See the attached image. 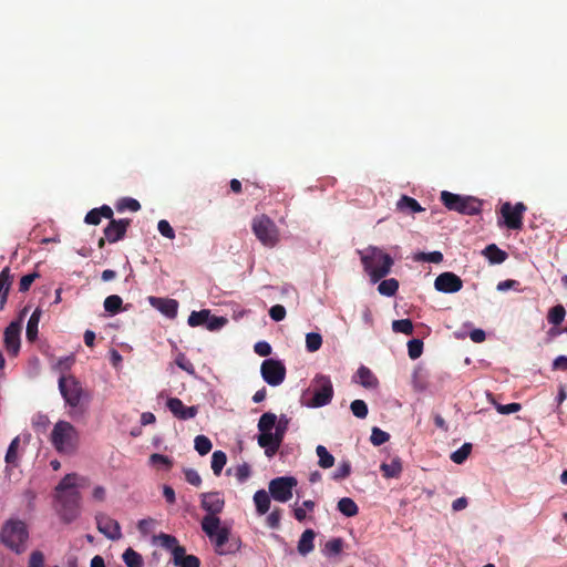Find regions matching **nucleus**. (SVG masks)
I'll return each mask as SVG.
<instances>
[{
    "instance_id": "3",
    "label": "nucleus",
    "mask_w": 567,
    "mask_h": 567,
    "mask_svg": "<svg viewBox=\"0 0 567 567\" xmlns=\"http://www.w3.org/2000/svg\"><path fill=\"white\" fill-rule=\"evenodd\" d=\"M29 529L27 524L19 518L6 520L0 528V542L16 554H22L27 549Z\"/></svg>"
},
{
    "instance_id": "45",
    "label": "nucleus",
    "mask_w": 567,
    "mask_h": 567,
    "mask_svg": "<svg viewBox=\"0 0 567 567\" xmlns=\"http://www.w3.org/2000/svg\"><path fill=\"white\" fill-rule=\"evenodd\" d=\"M392 329L394 332L404 333L410 336L413 333V323L410 319H400L392 322Z\"/></svg>"
},
{
    "instance_id": "30",
    "label": "nucleus",
    "mask_w": 567,
    "mask_h": 567,
    "mask_svg": "<svg viewBox=\"0 0 567 567\" xmlns=\"http://www.w3.org/2000/svg\"><path fill=\"white\" fill-rule=\"evenodd\" d=\"M343 547L344 542L342 538H332L324 544L322 553L327 557H333L339 555L342 551Z\"/></svg>"
},
{
    "instance_id": "31",
    "label": "nucleus",
    "mask_w": 567,
    "mask_h": 567,
    "mask_svg": "<svg viewBox=\"0 0 567 567\" xmlns=\"http://www.w3.org/2000/svg\"><path fill=\"white\" fill-rule=\"evenodd\" d=\"M122 558L127 567H143L144 561L140 553L128 547L122 555Z\"/></svg>"
},
{
    "instance_id": "51",
    "label": "nucleus",
    "mask_w": 567,
    "mask_h": 567,
    "mask_svg": "<svg viewBox=\"0 0 567 567\" xmlns=\"http://www.w3.org/2000/svg\"><path fill=\"white\" fill-rule=\"evenodd\" d=\"M351 474V463L349 461H342L338 468L333 472L332 478L334 481H341L347 478Z\"/></svg>"
},
{
    "instance_id": "17",
    "label": "nucleus",
    "mask_w": 567,
    "mask_h": 567,
    "mask_svg": "<svg viewBox=\"0 0 567 567\" xmlns=\"http://www.w3.org/2000/svg\"><path fill=\"white\" fill-rule=\"evenodd\" d=\"M21 322L13 321L4 330L3 341L9 354L17 355L20 351Z\"/></svg>"
},
{
    "instance_id": "1",
    "label": "nucleus",
    "mask_w": 567,
    "mask_h": 567,
    "mask_svg": "<svg viewBox=\"0 0 567 567\" xmlns=\"http://www.w3.org/2000/svg\"><path fill=\"white\" fill-rule=\"evenodd\" d=\"M363 270L370 277L372 284H377L385 278L394 264L393 258L377 246H368L363 250L358 251Z\"/></svg>"
},
{
    "instance_id": "46",
    "label": "nucleus",
    "mask_w": 567,
    "mask_h": 567,
    "mask_svg": "<svg viewBox=\"0 0 567 567\" xmlns=\"http://www.w3.org/2000/svg\"><path fill=\"white\" fill-rule=\"evenodd\" d=\"M50 425V419L47 414L38 412L32 417V426L35 431L45 432Z\"/></svg>"
},
{
    "instance_id": "6",
    "label": "nucleus",
    "mask_w": 567,
    "mask_h": 567,
    "mask_svg": "<svg viewBox=\"0 0 567 567\" xmlns=\"http://www.w3.org/2000/svg\"><path fill=\"white\" fill-rule=\"evenodd\" d=\"M441 202L449 210L468 216L480 214L483 205V202L474 196L458 195L447 190L441 192Z\"/></svg>"
},
{
    "instance_id": "62",
    "label": "nucleus",
    "mask_w": 567,
    "mask_h": 567,
    "mask_svg": "<svg viewBox=\"0 0 567 567\" xmlns=\"http://www.w3.org/2000/svg\"><path fill=\"white\" fill-rule=\"evenodd\" d=\"M29 567H44V555L40 550L31 553L29 558Z\"/></svg>"
},
{
    "instance_id": "50",
    "label": "nucleus",
    "mask_w": 567,
    "mask_h": 567,
    "mask_svg": "<svg viewBox=\"0 0 567 567\" xmlns=\"http://www.w3.org/2000/svg\"><path fill=\"white\" fill-rule=\"evenodd\" d=\"M315 506H316V504H315L313 501H310V499L305 501L302 503V506L295 508V511H293L295 518L298 522H303L306 519V517H307L306 511L312 512Z\"/></svg>"
},
{
    "instance_id": "22",
    "label": "nucleus",
    "mask_w": 567,
    "mask_h": 567,
    "mask_svg": "<svg viewBox=\"0 0 567 567\" xmlns=\"http://www.w3.org/2000/svg\"><path fill=\"white\" fill-rule=\"evenodd\" d=\"M315 538H316L315 530L306 529L299 538L298 546H297L298 553L302 556H306L309 553H311L315 548V544H313Z\"/></svg>"
},
{
    "instance_id": "61",
    "label": "nucleus",
    "mask_w": 567,
    "mask_h": 567,
    "mask_svg": "<svg viewBox=\"0 0 567 567\" xmlns=\"http://www.w3.org/2000/svg\"><path fill=\"white\" fill-rule=\"evenodd\" d=\"M519 286H520L519 281L514 280V279H507V280H504V281H499L497 284L496 288H497L498 291H507L509 289H515L517 291H522Z\"/></svg>"
},
{
    "instance_id": "13",
    "label": "nucleus",
    "mask_w": 567,
    "mask_h": 567,
    "mask_svg": "<svg viewBox=\"0 0 567 567\" xmlns=\"http://www.w3.org/2000/svg\"><path fill=\"white\" fill-rule=\"evenodd\" d=\"M261 377L271 386L281 384L286 378L285 364L275 359H267L261 363Z\"/></svg>"
},
{
    "instance_id": "49",
    "label": "nucleus",
    "mask_w": 567,
    "mask_h": 567,
    "mask_svg": "<svg viewBox=\"0 0 567 567\" xmlns=\"http://www.w3.org/2000/svg\"><path fill=\"white\" fill-rule=\"evenodd\" d=\"M423 351V341L420 339H412L408 342V353L413 360L421 357Z\"/></svg>"
},
{
    "instance_id": "11",
    "label": "nucleus",
    "mask_w": 567,
    "mask_h": 567,
    "mask_svg": "<svg viewBox=\"0 0 567 567\" xmlns=\"http://www.w3.org/2000/svg\"><path fill=\"white\" fill-rule=\"evenodd\" d=\"M297 483L293 476L276 477L269 483V493L275 501L286 503L292 497V489Z\"/></svg>"
},
{
    "instance_id": "26",
    "label": "nucleus",
    "mask_w": 567,
    "mask_h": 567,
    "mask_svg": "<svg viewBox=\"0 0 567 567\" xmlns=\"http://www.w3.org/2000/svg\"><path fill=\"white\" fill-rule=\"evenodd\" d=\"M254 502L259 515L266 514L270 508V496L265 489H259L255 493Z\"/></svg>"
},
{
    "instance_id": "40",
    "label": "nucleus",
    "mask_w": 567,
    "mask_h": 567,
    "mask_svg": "<svg viewBox=\"0 0 567 567\" xmlns=\"http://www.w3.org/2000/svg\"><path fill=\"white\" fill-rule=\"evenodd\" d=\"M194 447L199 455L208 454L213 447L210 440L205 435H197L194 440Z\"/></svg>"
},
{
    "instance_id": "44",
    "label": "nucleus",
    "mask_w": 567,
    "mask_h": 567,
    "mask_svg": "<svg viewBox=\"0 0 567 567\" xmlns=\"http://www.w3.org/2000/svg\"><path fill=\"white\" fill-rule=\"evenodd\" d=\"M322 346V337L317 332H309L306 336V348L309 352L318 351Z\"/></svg>"
},
{
    "instance_id": "18",
    "label": "nucleus",
    "mask_w": 567,
    "mask_h": 567,
    "mask_svg": "<svg viewBox=\"0 0 567 567\" xmlns=\"http://www.w3.org/2000/svg\"><path fill=\"white\" fill-rule=\"evenodd\" d=\"M131 224V219H112L104 228V235L110 244L117 243L123 239L126 235L127 228Z\"/></svg>"
},
{
    "instance_id": "53",
    "label": "nucleus",
    "mask_w": 567,
    "mask_h": 567,
    "mask_svg": "<svg viewBox=\"0 0 567 567\" xmlns=\"http://www.w3.org/2000/svg\"><path fill=\"white\" fill-rule=\"evenodd\" d=\"M158 539L161 540V545L165 547L166 549L172 550V554L174 555V549L177 547H182L178 545V542L176 537L168 535V534H159Z\"/></svg>"
},
{
    "instance_id": "34",
    "label": "nucleus",
    "mask_w": 567,
    "mask_h": 567,
    "mask_svg": "<svg viewBox=\"0 0 567 567\" xmlns=\"http://www.w3.org/2000/svg\"><path fill=\"white\" fill-rule=\"evenodd\" d=\"M380 468L384 477H398L402 472V464L399 458H394L390 463H382Z\"/></svg>"
},
{
    "instance_id": "5",
    "label": "nucleus",
    "mask_w": 567,
    "mask_h": 567,
    "mask_svg": "<svg viewBox=\"0 0 567 567\" xmlns=\"http://www.w3.org/2000/svg\"><path fill=\"white\" fill-rule=\"evenodd\" d=\"M277 422V415L271 412L264 413L258 421V430L260 432L258 436V444L265 449V453L268 457L274 456L279 450L282 440L276 432H272Z\"/></svg>"
},
{
    "instance_id": "58",
    "label": "nucleus",
    "mask_w": 567,
    "mask_h": 567,
    "mask_svg": "<svg viewBox=\"0 0 567 567\" xmlns=\"http://www.w3.org/2000/svg\"><path fill=\"white\" fill-rule=\"evenodd\" d=\"M289 420L286 415H281L279 419L277 417V422L275 425V432L279 435V437L284 441L285 433L288 429Z\"/></svg>"
},
{
    "instance_id": "21",
    "label": "nucleus",
    "mask_w": 567,
    "mask_h": 567,
    "mask_svg": "<svg viewBox=\"0 0 567 567\" xmlns=\"http://www.w3.org/2000/svg\"><path fill=\"white\" fill-rule=\"evenodd\" d=\"M173 563L177 567H199L200 560L195 555H186L184 547L174 549Z\"/></svg>"
},
{
    "instance_id": "19",
    "label": "nucleus",
    "mask_w": 567,
    "mask_h": 567,
    "mask_svg": "<svg viewBox=\"0 0 567 567\" xmlns=\"http://www.w3.org/2000/svg\"><path fill=\"white\" fill-rule=\"evenodd\" d=\"M167 409L179 420H189L197 415L198 408L195 405L186 406L178 398H169L166 402Z\"/></svg>"
},
{
    "instance_id": "27",
    "label": "nucleus",
    "mask_w": 567,
    "mask_h": 567,
    "mask_svg": "<svg viewBox=\"0 0 567 567\" xmlns=\"http://www.w3.org/2000/svg\"><path fill=\"white\" fill-rule=\"evenodd\" d=\"M41 313L42 311L39 308H37L29 318L25 331V336L29 341H34L38 337V326Z\"/></svg>"
},
{
    "instance_id": "25",
    "label": "nucleus",
    "mask_w": 567,
    "mask_h": 567,
    "mask_svg": "<svg viewBox=\"0 0 567 567\" xmlns=\"http://www.w3.org/2000/svg\"><path fill=\"white\" fill-rule=\"evenodd\" d=\"M357 374L359 377V383L362 386H364L367 389H374L378 386L379 381L369 368H367L364 365L360 367L358 369Z\"/></svg>"
},
{
    "instance_id": "47",
    "label": "nucleus",
    "mask_w": 567,
    "mask_h": 567,
    "mask_svg": "<svg viewBox=\"0 0 567 567\" xmlns=\"http://www.w3.org/2000/svg\"><path fill=\"white\" fill-rule=\"evenodd\" d=\"M350 409L358 419H365L369 412L367 403L359 399L351 402Z\"/></svg>"
},
{
    "instance_id": "59",
    "label": "nucleus",
    "mask_w": 567,
    "mask_h": 567,
    "mask_svg": "<svg viewBox=\"0 0 567 567\" xmlns=\"http://www.w3.org/2000/svg\"><path fill=\"white\" fill-rule=\"evenodd\" d=\"M419 260L439 264L443 260V255L441 251H432V252H421Z\"/></svg>"
},
{
    "instance_id": "32",
    "label": "nucleus",
    "mask_w": 567,
    "mask_h": 567,
    "mask_svg": "<svg viewBox=\"0 0 567 567\" xmlns=\"http://www.w3.org/2000/svg\"><path fill=\"white\" fill-rule=\"evenodd\" d=\"M484 254L492 264H502L507 258V254L494 244L488 245L485 248Z\"/></svg>"
},
{
    "instance_id": "57",
    "label": "nucleus",
    "mask_w": 567,
    "mask_h": 567,
    "mask_svg": "<svg viewBox=\"0 0 567 567\" xmlns=\"http://www.w3.org/2000/svg\"><path fill=\"white\" fill-rule=\"evenodd\" d=\"M157 229L159 234L168 239H173L175 237V231L169 225V223L165 219H162L157 224Z\"/></svg>"
},
{
    "instance_id": "52",
    "label": "nucleus",
    "mask_w": 567,
    "mask_h": 567,
    "mask_svg": "<svg viewBox=\"0 0 567 567\" xmlns=\"http://www.w3.org/2000/svg\"><path fill=\"white\" fill-rule=\"evenodd\" d=\"M227 322H228L227 318L212 316L209 313V319H208V321H206L205 326L209 331H217V330L221 329L224 326H226Z\"/></svg>"
},
{
    "instance_id": "56",
    "label": "nucleus",
    "mask_w": 567,
    "mask_h": 567,
    "mask_svg": "<svg viewBox=\"0 0 567 567\" xmlns=\"http://www.w3.org/2000/svg\"><path fill=\"white\" fill-rule=\"evenodd\" d=\"M38 277H39V274H37V272L24 275L20 279L19 291H21V292L28 291L30 289L31 285L33 284V281L35 280V278H38Z\"/></svg>"
},
{
    "instance_id": "10",
    "label": "nucleus",
    "mask_w": 567,
    "mask_h": 567,
    "mask_svg": "<svg viewBox=\"0 0 567 567\" xmlns=\"http://www.w3.org/2000/svg\"><path fill=\"white\" fill-rule=\"evenodd\" d=\"M203 532L214 539L216 547L220 548L229 539L230 529L228 527H220V518L214 516H204L200 523Z\"/></svg>"
},
{
    "instance_id": "54",
    "label": "nucleus",
    "mask_w": 567,
    "mask_h": 567,
    "mask_svg": "<svg viewBox=\"0 0 567 567\" xmlns=\"http://www.w3.org/2000/svg\"><path fill=\"white\" fill-rule=\"evenodd\" d=\"M493 403L495 405V409L497 410L498 413L501 414H512V413H516L518 411L522 410V405L519 403H509V404H501V403H496L494 400H493Z\"/></svg>"
},
{
    "instance_id": "2",
    "label": "nucleus",
    "mask_w": 567,
    "mask_h": 567,
    "mask_svg": "<svg viewBox=\"0 0 567 567\" xmlns=\"http://www.w3.org/2000/svg\"><path fill=\"white\" fill-rule=\"evenodd\" d=\"M58 384L65 404L71 408L69 414L71 416H75L79 413L83 414L91 401L90 392L86 391L82 386V383L72 374L61 375Z\"/></svg>"
},
{
    "instance_id": "4",
    "label": "nucleus",
    "mask_w": 567,
    "mask_h": 567,
    "mask_svg": "<svg viewBox=\"0 0 567 567\" xmlns=\"http://www.w3.org/2000/svg\"><path fill=\"white\" fill-rule=\"evenodd\" d=\"M50 440L56 452L73 454L79 447L80 433L72 423L60 420L54 424Z\"/></svg>"
},
{
    "instance_id": "41",
    "label": "nucleus",
    "mask_w": 567,
    "mask_h": 567,
    "mask_svg": "<svg viewBox=\"0 0 567 567\" xmlns=\"http://www.w3.org/2000/svg\"><path fill=\"white\" fill-rule=\"evenodd\" d=\"M472 451V444L471 443H464L458 450L454 451L451 454V460L455 464H463L467 457L470 456Z\"/></svg>"
},
{
    "instance_id": "55",
    "label": "nucleus",
    "mask_w": 567,
    "mask_h": 567,
    "mask_svg": "<svg viewBox=\"0 0 567 567\" xmlns=\"http://www.w3.org/2000/svg\"><path fill=\"white\" fill-rule=\"evenodd\" d=\"M185 480L193 486H199L202 484V477L196 470L184 468Z\"/></svg>"
},
{
    "instance_id": "37",
    "label": "nucleus",
    "mask_w": 567,
    "mask_h": 567,
    "mask_svg": "<svg viewBox=\"0 0 567 567\" xmlns=\"http://www.w3.org/2000/svg\"><path fill=\"white\" fill-rule=\"evenodd\" d=\"M566 316V310L563 305H557L549 309L547 320L554 326H559Z\"/></svg>"
},
{
    "instance_id": "48",
    "label": "nucleus",
    "mask_w": 567,
    "mask_h": 567,
    "mask_svg": "<svg viewBox=\"0 0 567 567\" xmlns=\"http://www.w3.org/2000/svg\"><path fill=\"white\" fill-rule=\"evenodd\" d=\"M390 440V434L374 426L371 432L370 441L374 446H380Z\"/></svg>"
},
{
    "instance_id": "42",
    "label": "nucleus",
    "mask_w": 567,
    "mask_h": 567,
    "mask_svg": "<svg viewBox=\"0 0 567 567\" xmlns=\"http://www.w3.org/2000/svg\"><path fill=\"white\" fill-rule=\"evenodd\" d=\"M19 445H20V437L16 436L9 444V447L6 453L4 460H6L7 464L17 465Z\"/></svg>"
},
{
    "instance_id": "24",
    "label": "nucleus",
    "mask_w": 567,
    "mask_h": 567,
    "mask_svg": "<svg viewBox=\"0 0 567 567\" xmlns=\"http://www.w3.org/2000/svg\"><path fill=\"white\" fill-rule=\"evenodd\" d=\"M398 210L405 214H414L423 212L424 208L419 204V202L408 195L401 196V198L396 203Z\"/></svg>"
},
{
    "instance_id": "14",
    "label": "nucleus",
    "mask_w": 567,
    "mask_h": 567,
    "mask_svg": "<svg viewBox=\"0 0 567 567\" xmlns=\"http://www.w3.org/2000/svg\"><path fill=\"white\" fill-rule=\"evenodd\" d=\"M96 528L106 538L111 540H118L122 538V532L120 523L104 513H97L95 515Z\"/></svg>"
},
{
    "instance_id": "33",
    "label": "nucleus",
    "mask_w": 567,
    "mask_h": 567,
    "mask_svg": "<svg viewBox=\"0 0 567 567\" xmlns=\"http://www.w3.org/2000/svg\"><path fill=\"white\" fill-rule=\"evenodd\" d=\"M316 453L319 458L318 465L321 468H330L334 464V456L323 445L316 447Z\"/></svg>"
},
{
    "instance_id": "60",
    "label": "nucleus",
    "mask_w": 567,
    "mask_h": 567,
    "mask_svg": "<svg viewBox=\"0 0 567 567\" xmlns=\"http://www.w3.org/2000/svg\"><path fill=\"white\" fill-rule=\"evenodd\" d=\"M269 316L274 321H281L286 317V309L282 305H275L269 309Z\"/></svg>"
},
{
    "instance_id": "20",
    "label": "nucleus",
    "mask_w": 567,
    "mask_h": 567,
    "mask_svg": "<svg viewBox=\"0 0 567 567\" xmlns=\"http://www.w3.org/2000/svg\"><path fill=\"white\" fill-rule=\"evenodd\" d=\"M148 302L152 307L161 311L167 318H175L177 316L178 302L175 299L148 297Z\"/></svg>"
},
{
    "instance_id": "7",
    "label": "nucleus",
    "mask_w": 567,
    "mask_h": 567,
    "mask_svg": "<svg viewBox=\"0 0 567 567\" xmlns=\"http://www.w3.org/2000/svg\"><path fill=\"white\" fill-rule=\"evenodd\" d=\"M251 229L257 239L266 247H275L279 243V230L275 221L267 215L256 216Z\"/></svg>"
},
{
    "instance_id": "8",
    "label": "nucleus",
    "mask_w": 567,
    "mask_h": 567,
    "mask_svg": "<svg viewBox=\"0 0 567 567\" xmlns=\"http://www.w3.org/2000/svg\"><path fill=\"white\" fill-rule=\"evenodd\" d=\"M311 400L306 404L309 408H321L329 404L333 398V385L330 377L317 374L311 381Z\"/></svg>"
},
{
    "instance_id": "38",
    "label": "nucleus",
    "mask_w": 567,
    "mask_h": 567,
    "mask_svg": "<svg viewBox=\"0 0 567 567\" xmlns=\"http://www.w3.org/2000/svg\"><path fill=\"white\" fill-rule=\"evenodd\" d=\"M122 298L117 295H111L104 300V309L111 315H116L122 310Z\"/></svg>"
},
{
    "instance_id": "12",
    "label": "nucleus",
    "mask_w": 567,
    "mask_h": 567,
    "mask_svg": "<svg viewBox=\"0 0 567 567\" xmlns=\"http://www.w3.org/2000/svg\"><path fill=\"white\" fill-rule=\"evenodd\" d=\"M527 210V206L519 202L514 206L506 202L501 207V215L504 219V224L508 229L519 230L523 227V217L525 212Z\"/></svg>"
},
{
    "instance_id": "39",
    "label": "nucleus",
    "mask_w": 567,
    "mask_h": 567,
    "mask_svg": "<svg viewBox=\"0 0 567 567\" xmlns=\"http://www.w3.org/2000/svg\"><path fill=\"white\" fill-rule=\"evenodd\" d=\"M208 319H209V310L203 309L200 311H193L187 319V323L190 327L205 326L206 321H208Z\"/></svg>"
},
{
    "instance_id": "35",
    "label": "nucleus",
    "mask_w": 567,
    "mask_h": 567,
    "mask_svg": "<svg viewBox=\"0 0 567 567\" xmlns=\"http://www.w3.org/2000/svg\"><path fill=\"white\" fill-rule=\"evenodd\" d=\"M399 290V281L395 278L384 279L378 286V291L382 296L392 297Z\"/></svg>"
},
{
    "instance_id": "63",
    "label": "nucleus",
    "mask_w": 567,
    "mask_h": 567,
    "mask_svg": "<svg viewBox=\"0 0 567 567\" xmlns=\"http://www.w3.org/2000/svg\"><path fill=\"white\" fill-rule=\"evenodd\" d=\"M281 511L279 508L274 509L267 517V524L270 528L277 529L280 526Z\"/></svg>"
},
{
    "instance_id": "28",
    "label": "nucleus",
    "mask_w": 567,
    "mask_h": 567,
    "mask_svg": "<svg viewBox=\"0 0 567 567\" xmlns=\"http://www.w3.org/2000/svg\"><path fill=\"white\" fill-rule=\"evenodd\" d=\"M76 478L78 475L75 473L66 474L56 485L55 495L60 493H69L71 491H76Z\"/></svg>"
},
{
    "instance_id": "15",
    "label": "nucleus",
    "mask_w": 567,
    "mask_h": 567,
    "mask_svg": "<svg viewBox=\"0 0 567 567\" xmlns=\"http://www.w3.org/2000/svg\"><path fill=\"white\" fill-rule=\"evenodd\" d=\"M434 287L437 291L445 293H454L462 289L463 281L454 272H443L439 275L434 281Z\"/></svg>"
},
{
    "instance_id": "29",
    "label": "nucleus",
    "mask_w": 567,
    "mask_h": 567,
    "mask_svg": "<svg viewBox=\"0 0 567 567\" xmlns=\"http://www.w3.org/2000/svg\"><path fill=\"white\" fill-rule=\"evenodd\" d=\"M340 513L347 517H353L358 514L359 507L350 497H342L337 505Z\"/></svg>"
},
{
    "instance_id": "43",
    "label": "nucleus",
    "mask_w": 567,
    "mask_h": 567,
    "mask_svg": "<svg viewBox=\"0 0 567 567\" xmlns=\"http://www.w3.org/2000/svg\"><path fill=\"white\" fill-rule=\"evenodd\" d=\"M117 212H138L141 209V204L138 200L131 198V197H124L118 200L116 204Z\"/></svg>"
},
{
    "instance_id": "36",
    "label": "nucleus",
    "mask_w": 567,
    "mask_h": 567,
    "mask_svg": "<svg viewBox=\"0 0 567 567\" xmlns=\"http://www.w3.org/2000/svg\"><path fill=\"white\" fill-rule=\"evenodd\" d=\"M227 456L223 451H215L212 455V470L216 476H219L226 465Z\"/></svg>"
},
{
    "instance_id": "9",
    "label": "nucleus",
    "mask_w": 567,
    "mask_h": 567,
    "mask_svg": "<svg viewBox=\"0 0 567 567\" xmlns=\"http://www.w3.org/2000/svg\"><path fill=\"white\" fill-rule=\"evenodd\" d=\"M54 497L59 504L56 513L60 516L61 520L65 524L74 522L80 515V492L71 491L69 493H60Z\"/></svg>"
},
{
    "instance_id": "23",
    "label": "nucleus",
    "mask_w": 567,
    "mask_h": 567,
    "mask_svg": "<svg viewBox=\"0 0 567 567\" xmlns=\"http://www.w3.org/2000/svg\"><path fill=\"white\" fill-rule=\"evenodd\" d=\"M11 284H12V276L10 274V269L8 267H6L0 272V310L3 309V307L7 302Z\"/></svg>"
},
{
    "instance_id": "64",
    "label": "nucleus",
    "mask_w": 567,
    "mask_h": 567,
    "mask_svg": "<svg viewBox=\"0 0 567 567\" xmlns=\"http://www.w3.org/2000/svg\"><path fill=\"white\" fill-rule=\"evenodd\" d=\"M250 475V466L247 463L238 465L236 468L235 476L238 482L244 483Z\"/></svg>"
},
{
    "instance_id": "16",
    "label": "nucleus",
    "mask_w": 567,
    "mask_h": 567,
    "mask_svg": "<svg viewBox=\"0 0 567 567\" xmlns=\"http://www.w3.org/2000/svg\"><path fill=\"white\" fill-rule=\"evenodd\" d=\"M200 498V506L207 512L206 516L218 517L225 507V499L218 492L203 493Z\"/></svg>"
}]
</instances>
